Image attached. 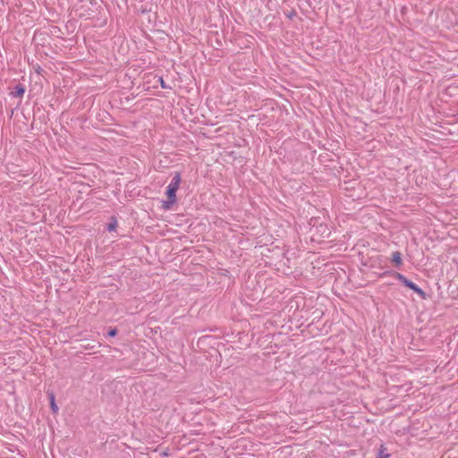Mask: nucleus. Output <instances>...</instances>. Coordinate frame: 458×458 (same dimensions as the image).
I'll return each mask as SVG.
<instances>
[{"mask_svg": "<svg viewBox=\"0 0 458 458\" xmlns=\"http://www.w3.org/2000/svg\"><path fill=\"white\" fill-rule=\"evenodd\" d=\"M25 93V87L22 84H17L13 90L11 92V95L14 98L22 97Z\"/></svg>", "mask_w": 458, "mask_h": 458, "instance_id": "obj_3", "label": "nucleus"}, {"mask_svg": "<svg viewBox=\"0 0 458 458\" xmlns=\"http://www.w3.org/2000/svg\"><path fill=\"white\" fill-rule=\"evenodd\" d=\"M49 401H50V408H51L53 413L57 414L59 408H58L57 404L55 403V395L53 394H49Z\"/></svg>", "mask_w": 458, "mask_h": 458, "instance_id": "obj_4", "label": "nucleus"}, {"mask_svg": "<svg viewBox=\"0 0 458 458\" xmlns=\"http://www.w3.org/2000/svg\"><path fill=\"white\" fill-rule=\"evenodd\" d=\"M116 225H117L116 220H115V219H114V220H113V222H111V223H109V224L107 225L106 229H107V231H109V232L114 231V230H115V228H116Z\"/></svg>", "mask_w": 458, "mask_h": 458, "instance_id": "obj_8", "label": "nucleus"}, {"mask_svg": "<svg viewBox=\"0 0 458 458\" xmlns=\"http://www.w3.org/2000/svg\"><path fill=\"white\" fill-rule=\"evenodd\" d=\"M396 278L406 287L410 288L411 290L414 291L416 293H418L422 299H426V293L425 292L420 288L416 284L409 280L406 276H404L403 274L396 273Z\"/></svg>", "mask_w": 458, "mask_h": 458, "instance_id": "obj_2", "label": "nucleus"}, {"mask_svg": "<svg viewBox=\"0 0 458 458\" xmlns=\"http://www.w3.org/2000/svg\"><path fill=\"white\" fill-rule=\"evenodd\" d=\"M392 262L394 263L397 267L402 265V257L399 251H394L393 253Z\"/></svg>", "mask_w": 458, "mask_h": 458, "instance_id": "obj_5", "label": "nucleus"}, {"mask_svg": "<svg viewBox=\"0 0 458 458\" xmlns=\"http://www.w3.org/2000/svg\"><path fill=\"white\" fill-rule=\"evenodd\" d=\"M212 341H214V336L207 335L201 336L199 339L198 344H210Z\"/></svg>", "mask_w": 458, "mask_h": 458, "instance_id": "obj_6", "label": "nucleus"}, {"mask_svg": "<svg viewBox=\"0 0 458 458\" xmlns=\"http://www.w3.org/2000/svg\"><path fill=\"white\" fill-rule=\"evenodd\" d=\"M388 456L389 454L388 453H386V448L384 446H381L377 454V458H388Z\"/></svg>", "mask_w": 458, "mask_h": 458, "instance_id": "obj_7", "label": "nucleus"}, {"mask_svg": "<svg viewBox=\"0 0 458 458\" xmlns=\"http://www.w3.org/2000/svg\"><path fill=\"white\" fill-rule=\"evenodd\" d=\"M182 182L181 174L176 172L174 173L172 181L168 184L166 188L165 194L167 196L166 200H163L162 202V208L165 210H169L171 208V206L175 202L176 200V191L179 189L180 183Z\"/></svg>", "mask_w": 458, "mask_h": 458, "instance_id": "obj_1", "label": "nucleus"}, {"mask_svg": "<svg viewBox=\"0 0 458 458\" xmlns=\"http://www.w3.org/2000/svg\"><path fill=\"white\" fill-rule=\"evenodd\" d=\"M158 81L160 82V86L162 89H168L169 87L165 83L164 80L162 77H159L158 78Z\"/></svg>", "mask_w": 458, "mask_h": 458, "instance_id": "obj_10", "label": "nucleus"}, {"mask_svg": "<svg viewBox=\"0 0 458 458\" xmlns=\"http://www.w3.org/2000/svg\"><path fill=\"white\" fill-rule=\"evenodd\" d=\"M117 334L116 328H110L106 334H104L106 336L114 337Z\"/></svg>", "mask_w": 458, "mask_h": 458, "instance_id": "obj_9", "label": "nucleus"}]
</instances>
